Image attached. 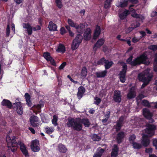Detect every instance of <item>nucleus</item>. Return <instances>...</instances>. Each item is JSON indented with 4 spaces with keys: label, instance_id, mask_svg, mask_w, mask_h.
<instances>
[{
    "label": "nucleus",
    "instance_id": "obj_21",
    "mask_svg": "<svg viewBox=\"0 0 157 157\" xmlns=\"http://www.w3.org/2000/svg\"><path fill=\"white\" fill-rule=\"evenodd\" d=\"M2 105L6 106L7 107L11 109L12 107V104L9 100L7 99H3L1 102Z\"/></svg>",
    "mask_w": 157,
    "mask_h": 157
},
{
    "label": "nucleus",
    "instance_id": "obj_23",
    "mask_svg": "<svg viewBox=\"0 0 157 157\" xmlns=\"http://www.w3.org/2000/svg\"><path fill=\"white\" fill-rule=\"evenodd\" d=\"M91 30L88 28L86 29L84 34V39L86 40H89L91 37Z\"/></svg>",
    "mask_w": 157,
    "mask_h": 157
},
{
    "label": "nucleus",
    "instance_id": "obj_26",
    "mask_svg": "<svg viewBox=\"0 0 157 157\" xmlns=\"http://www.w3.org/2000/svg\"><path fill=\"white\" fill-rule=\"evenodd\" d=\"M136 96V93L134 91V88H131L129 92L127 94L128 98L131 99L135 97Z\"/></svg>",
    "mask_w": 157,
    "mask_h": 157
},
{
    "label": "nucleus",
    "instance_id": "obj_33",
    "mask_svg": "<svg viewBox=\"0 0 157 157\" xmlns=\"http://www.w3.org/2000/svg\"><path fill=\"white\" fill-rule=\"evenodd\" d=\"M104 151V150L101 148H98L97 151L96 153L93 157H101Z\"/></svg>",
    "mask_w": 157,
    "mask_h": 157
},
{
    "label": "nucleus",
    "instance_id": "obj_62",
    "mask_svg": "<svg viewBox=\"0 0 157 157\" xmlns=\"http://www.w3.org/2000/svg\"><path fill=\"white\" fill-rule=\"evenodd\" d=\"M29 130L31 132L34 134L35 133V130H34V129L32 128H30V127H29Z\"/></svg>",
    "mask_w": 157,
    "mask_h": 157
},
{
    "label": "nucleus",
    "instance_id": "obj_10",
    "mask_svg": "<svg viewBox=\"0 0 157 157\" xmlns=\"http://www.w3.org/2000/svg\"><path fill=\"white\" fill-rule=\"evenodd\" d=\"M13 107L14 109H16L17 113L21 115L23 114V111L22 105L21 102H15L13 104Z\"/></svg>",
    "mask_w": 157,
    "mask_h": 157
},
{
    "label": "nucleus",
    "instance_id": "obj_20",
    "mask_svg": "<svg viewBox=\"0 0 157 157\" xmlns=\"http://www.w3.org/2000/svg\"><path fill=\"white\" fill-rule=\"evenodd\" d=\"M124 119V117L121 116L119 120L117 122V125L116 126V129L117 131H118L120 129L123 124Z\"/></svg>",
    "mask_w": 157,
    "mask_h": 157
},
{
    "label": "nucleus",
    "instance_id": "obj_9",
    "mask_svg": "<svg viewBox=\"0 0 157 157\" xmlns=\"http://www.w3.org/2000/svg\"><path fill=\"white\" fill-rule=\"evenodd\" d=\"M133 6V5H131L129 8V11L131 12L132 16L137 18H139L140 21H143L145 19L144 16L136 13L135 10L132 8Z\"/></svg>",
    "mask_w": 157,
    "mask_h": 157
},
{
    "label": "nucleus",
    "instance_id": "obj_46",
    "mask_svg": "<svg viewBox=\"0 0 157 157\" xmlns=\"http://www.w3.org/2000/svg\"><path fill=\"white\" fill-rule=\"evenodd\" d=\"M55 2L56 6L59 8H61L63 5L61 1V0H55Z\"/></svg>",
    "mask_w": 157,
    "mask_h": 157
},
{
    "label": "nucleus",
    "instance_id": "obj_18",
    "mask_svg": "<svg viewBox=\"0 0 157 157\" xmlns=\"http://www.w3.org/2000/svg\"><path fill=\"white\" fill-rule=\"evenodd\" d=\"M140 25V24L137 21L135 22L131 25V27L125 30V32L127 33H129L132 31L134 29L139 27Z\"/></svg>",
    "mask_w": 157,
    "mask_h": 157
},
{
    "label": "nucleus",
    "instance_id": "obj_63",
    "mask_svg": "<svg viewBox=\"0 0 157 157\" xmlns=\"http://www.w3.org/2000/svg\"><path fill=\"white\" fill-rule=\"evenodd\" d=\"M14 1L17 4H19L22 2L23 0H14Z\"/></svg>",
    "mask_w": 157,
    "mask_h": 157
},
{
    "label": "nucleus",
    "instance_id": "obj_51",
    "mask_svg": "<svg viewBox=\"0 0 157 157\" xmlns=\"http://www.w3.org/2000/svg\"><path fill=\"white\" fill-rule=\"evenodd\" d=\"M110 110L109 109L106 112V113L104 116V117H106V118H109L110 114Z\"/></svg>",
    "mask_w": 157,
    "mask_h": 157
},
{
    "label": "nucleus",
    "instance_id": "obj_12",
    "mask_svg": "<svg viewBox=\"0 0 157 157\" xmlns=\"http://www.w3.org/2000/svg\"><path fill=\"white\" fill-rule=\"evenodd\" d=\"M31 147L33 151L35 152L39 151L40 150L39 141L37 140H35L32 141Z\"/></svg>",
    "mask_w": 157,
    "mask_h": 157
},
{
    "label": "nucleus",
    "instance_id": "obj_52",
    "mask_svg": "<svg viewBox=\"0 0 157 157\" xmlns=\"http://www.w3.org/2000/svg\"><path fill=\"white\" fill-rule=\"evenodd\" d=\"M66 65V62H63L59 67V69L60 70L63 69L64 67Z\"/></svg>",
    "mask_w": 157,
    "mask_h": 157
},
{
    "label": "nucleus",
    "instance_id": "obj_5",
    "mask_svg": "<svg viewBox=\"0 0 157 157\" xmlns=\"http://www.w3.org/2000/svg\"><path fill=\"white\" fill-rule=\"evenodd\" d=\"M149 73V69H147L138 75L139 79L144 82L141 86L142 88L145 86L151 80V77L150 76Z\"/></svg>",
    "mask_w": 157,
    "mask_h": 157
},
{
    "label": "nucleus",
    "instance_id": "obj_34",
    "mask_svg": "<svg viewBox=\"0 0 157 157\" xmlns=\"http://www.w3.org/2000/svg\"><path fill=\"white\" fill-rule=\"evenodd\" d=\"M58 149L61 152L65 153L67 151V149L65 146L62 144H60L58 145Z\"/></svg>",
    "mask_w": 157,
    "mask_h": 157
},
{
    "label": "nucleus",
    "instance_id": "obj_37",
    "mask_svg": "<svg viewBox=\"0 0 157 157\" xmlns=\"http://www.w3.org/2000/svg\"><path fill=\"white\" fill-rule=\"evenodd\" d=\"M104 63H105V69H108L111 67L113 63L112 61H109L105 60Z\"/></svg>",
    "mask_w": 157,
    "mask_h": 157
},
{
    "label": "nucleus",
    "instance_id": "obj_11",
    "mask_svg": "<svg viewBox=\"0 0 157 157\" xmlns=\"http://www.w3.org/2000/svg\"><path fill=\"white\" fill-rule=\"evenodd\" d=\"M143 114L145 117L149 120L150 122L152 123L154 121L151 118L152 113L150 112L149 109L144 108L143 109Z\"/></svg>",
    "mask_w": 157,
    "mask_h": 157
},
{
    "label": "nucleus",
    "instance_id": "obj_4",
    "mask_svg": "<svg viewBox=\"0 0 157 157\" xmlns=\"http://www.w3.org/2000/svg\"><path fill=\"white\" fill-rule=\"evenodd\" d=\"M68 120L67 125L68 127H71L74 129L78 131L82 130V125L81 119L77 118L75 119L73 118H69Z\"/></svg>",
    "mask_w": 157,
    "mask_h": 157
},
{
    "label": "nucleus",
    "instance_id": "obj_59",
    "mask_svg": "<svg viewBox=\"0 0 157 157\" xmlns=\"http://www.w3.org/2000/svg\"><path fill=\"white\" fill-rule=\"evenodd\" d=\"M139 33H140L141 35V36H140V37H141V38L142 37H143L144 36H145V35H146V33L144 31H141L139 32Z\"/></svg>",
    "mask_w": 157,
    "mask_h": 157
},
{
    "label": "nucleus",
    "instance_id": "obj_25",
    "mask_svg": "<svg viewBox=\"0 0 157 157\" xmlns=\"http://www.w3.org/2000/svg\"><path fill=\"white\" fill-rule=\"evenodd\" d=\"M118 150L119 149L117 147V146L116 145H114L113 148V149L111 153L112 157H116L117 156Z\"/></svg>",
    "mask_w": 157,
    "mask_h": 157
},
{
    "label": "nucleus",
    "instance_id": "obj_19",
    "mask_svg": "<svg viewBox=\"0 0 157 157\" xmlns=\"http://www.w3.org/2000/svg\"><path fill=\"white\" fill-rule=\"evenodd\" d=\"M85 91V89L83 86H81L78 88L77 96L78 99H80L82 97Z\"/></svg>",
    "mask_w": 157,
    "mask_h": 157
},
{
    "label": "nucleus",
    "instance_id": "obj_39",
    "mask_svg": "<svg viewBox=\"0 0 157 157\" xmlns=\"http://www.w3.org/2000/svg\"><path fill=\"white\" fill-rule=\"evenodd\" d=\"M141 104L145 106H147L148 107H150L151 106V103H149L147 101L145 100H142Z\"/></svg>",
    "mask_w": 157,
    "mask_h": 157
},
{
    "label": "nucleus",
    "instance_id": "obj_14",
    "mask_svg": "<svg viewBox=\"0 0 157 157\" xmlns=\"http://www.w3.org/2000/svg\"><path fill=\"white\" fill-rule=\"evenodd\" d=\"M113 99L117 102H120L121 101V96L120 91L115 90L114 92Z\"/></svg>",
    "mask_w": 157,
    "mask_h": 157
},
{
    "label": "nucleus",
    "instance_id": "obj_2",
    "mask_svg": "<svg viewBox=\"0 0 157 157\" xmlns=\"http://www.w3.org/2000/svg\"><path fill=\"white\" fill-rule=\"evenodd\" d=\"M132 56H131L127 60V63L132 66H134L141 63L148 65L150 63L148 61L147 55L145 53L140 55L133 61H132Z\"/></svg>",
    "mask_w": 157,
    "mask_h": 157
},
{
    "label": "nucleus",
    "instance_id": "obj_55",
    "mask_svg": "<svg viewBox=\"0 0 157 157\" xmlns=\"http://www.w3.org/2000/svg\"><path fill=\"white\" fill-rule=\"evenodd\" d=\"M67 78L70 79V80L72 82L75 83V84H77L78 83V82L74 80L69 75H68L67 76Z\"/></svg>",
    "mask_w": 157,
    "mask_h": 157
},
{
    "label": "nucleus",
    "instance_id": "obj_29",
    "mask_svg": "<svg viewBox=\"0 0 157 157\" xmlns=\"http://www.w3.org/2000/svg\"><path fill=\"white\" fill-rule=\"evenodd\" d=\"M107 73L106 70L104 71H99L96 73L97 77L98 78H103L105 76Z\"/></svg>",
    "mask_w": 157,
    "mask_h": 157
},
{
    "label": "nucleus",
    "instance_id": "obj_41",
    "mask_svg": "<svg viewBox=\"0 0 157 157\" xmlns=\"http://www.w3.org/2000/svg\"><path fill=\"white\" fill-rule=\"evenodd\" d=\"M101 101V99L98 97H96L94 98V103L96 105H99Z\"/></svg>",
    "mask_w": 157,
    "mask_h": 157
},
{
    "label": "nucleus",
    "instance_id": "obj_60",
    "mask_svg": "<svg viewBox=\"0 0 157 157\" xmlns=\"http://www.w3.org/2000/svg\"><path fill=\"white\" fill-rule=\"evenodd\" d=\"M66 32V31L65 29L63 28H61L60 29V33L62 34H64Z\"/></svg>",
    "mask_w": 157,
    "mask_h": 157
},
{
    "label": "nucleus",
    "instance_id": "obj_64",
    "mask_svg": "<svg viewBox=\"0 0 157 157\" xmlns=\"http://www.w3.org/2000/svg\"><path fill=\"white\" fill-rule=\"evenodd\" d=\"M104 118L102 120V122L103 123H105L107 122L108 119V118H106V117H104Z\"/></svg>",
    "mask_w": 157,
    "mask_h": 157
},
{
    "label": "nucleus",
    "instance_id": "obj_50",
    "mask_svg": "<svg viewBox=\"0 0 157 157\" xmlns=\"http://www.w3.org/2000/svg\"><path fill=\"white\" fill-rule=\"evenodd\" d=\"M149 48L151 50L153 51H155L157 50V45H152L150 46Z\"/></svg>",
    "mask_w": 157,
    "mask_h": 157
},
{
    "label": "nucleus",
    "instance_id": "obj_53",
    "mask_svg": "<svg viewBox=\"0 0 157 157\" xmlns=\"http://www.w3.org/2000/svg\"><path fill=\"white\" fill-rule=\"evenodd\" d=\"M10 29L9 25H8L6 28V36H9L10 33Z\"/></svg>",
    "mask_w": 157,
    "mask_h": 157
},
{
    "label": "nucleus",
    "instance_id": "obj_31",
    "mask_svg": "<svg viewBox=\"0 0 157 157\" xmlns=\"http://www.w3.org/2000/svg\"><path fill=\"white\" fill-rule=\"evenodd\" d=\"M124 136V133L123 132H120L117 134V139L118 143H120L122 142Z\"/></svg>",
    "mask_w": 157,
    "mask_h": 157
},
{
    "label": "nucleus",
    "instance_id": "obj_6",
    "mask_svg": "<svg viewBox=\"0 0 157 157\" xmlns=\"http://www.w3.org/2000/svg\"><path fill=\"white\" fill-rule=\"evenodd\" d=\"M67 22L69 25L75 28L77 30V32L79 33H82L84 31L85 26L83 24H80L78 25V24L74 23L71 19H68Z\"/></svg>",
    "mask_w": 157,
    "mask_h": 157
},
{
    "label": "nucleus",
    "instance_id": "obj_56",
    "mask_svg": "<svg viewBox=\"0 0 157 157\" xmlns=\"http://www.w3.org/2000/svg\"><path fill=\"white\" fill-rule=\"evenodd\" d=\"M157 15V12L156 11H153L151 14V16L152 17H154Z\"/></svg>",
    "mask_w": 157,
    "mask_h": 157
},
{
    "label": "nucleus",
    "instance_id": "obj_16",
    "mask_svg": "<svg viewBox=\"0 0 157 157\" xmlns=\"http://www.w3.org/2000/svg\"><path fill=\"white\" fill-rule=\"evenodd\" d=\"M43 56L44 58L48 61H50L51 63L53 65H56L54 59L51 57L50 54L48 52H45L44 53Z\"/></svg>",
    "mask_w": 157,
    "mask_h": 157
},
{
    "label": "nucleus",
    "instance_id": "obj_54",
    "mask_svg": "<svg viewBox=\"0 0 157 157\" xmlns=\"http://www.w3.org/2000/svg\"><path fill=\"white\" fill-rule=\"evenodd\" d=\"M41 29L40 26L39 25H37L35 27H33V31H36V30H40Z\"/></svg>",
    "mask_w": 157,
    "mask_h": 157
},
{
    "label": "nucleus",
    "instance_id": "obj_17",
    "mask_svg": "<svg viewBox=\"0 0 157 157\" xmlns=\"http://www.w3.org/2000/svg\"><path fill=\"white\" fill-rule=\"evenodd\" d=\"M104 40L103 39H100L98 40L96 43L94 45L93 48V50L96 51L98 48H100L104 44Z\"/></svg>",
    "mask_w": 157,
    "mask_h": 157
},
{
    "label": "nucleus",
    "instance_id": "obj_15",
    "mask_svg": "<svg viewBox=\"0 0 157 157\" xmlns=\"http://www.w3.org/2000/svg\"><path fill=\"white\" fill-rule=\"evenodd\" d=\"M30 121L31 124L33 127L37 126L39 124L38 118L36 116H31L30 119Z\"/></svg>",
    "mask_w": 157,
    "mask_h": 157
},
{
    "label": "nucleus",
    "instance_id": "obj_7",
    "mask_svg": "<svg viewBox=\"0 0 157 157\" xmlns=\"http://www.w3.org/2000/svg\"><path fill=\"white\" fill-rule=\"evenodd\" d=\"M79 33L77 35L75 38L74 40L72 43L71 49L73 50L76 49L79 46V44L82 41L83 37L81 34Z\"/></svg>",
    "mask_w": 157,
    "mask_h": 157
},
{
    "label": "nucleus",
    "instance_id": "obj_8",
    "mask_svg": "<svg viewBox=\"0 0 157 157\" xmlns=\"http://www.w3.org/2000/svg\"><path fill=\"white\" fill-rule=\"evenodd\" d=\"M122 69L119 75L120 81L122 83L124 82L125 81V74L127 70V65L126 64L123 63L122 64Z\"/></svg>",
    "mask_w": 157,
    "mask_h": 157
},
{
    "label": "nucleus",
    "instance_id": "obj_57",
    "mask_svg": "<svg viewBox=\"0 0 157 157\" xmlns=\"http://www.w3.org/2000/svg\"><path fill=\"white\" fill-rule=\"evenodd\" d=\"M152 151V149L150 147L146 149V152L147 153H151Z\"/></svg>",
    "mask_w": 157,
    "mask_h": 157
},
{
    "label": "nucleus",
    "instance_id": "obj_61",
    "mask_svg": "<svg viewBox=\"0 0 157 157\" xmlns=\"http://www.w3.org/2000/svg\"><path fill=\"white\" fill-rule=\"evenodd\" d=\"M121 35H118L117 36V38L118 40H119L122 41H126L125 40V39L121 38Z\"/></svg>",
    "mask_w": 157,
    "mask_h": 157
},
{
    "label": "nucleus",
    "instance_id": "obj_13",
    "mask_svg": "<svg viewBox=\"0 0 157 157\" xmlns=\"http://www.w3.org/2000/svg\"><path fill=\"white\" fill-rule=\"evenodd\" d=\"M22 26L25 29V31L29 35H30L32 33L33 28L29 23H23L22 24Z\"/></svg>",
    "mask_w": 157,
    "mask_h": 157
},
{
    "label": "nucleus",
    "instance_id": "obj_44",
    "mask_svg": "<svg viewBox=\"0 0 157 157\" xmlns=\"http://www.w3.org/2000/svg\"><path fill=\"white\" fill-rule=\"evenodd\" d=\"M112 1V0H106L104 4V8H109L110 6V3Z\"/></svg>",
    "mask_w": 157,
    "mask_h": 157
},
{
    "label": "nucleus",
    "instance_id": "obj_38",
    "mask_svg": "<svg viewBox=\"0 0 157 157\" xmlns=\"http://www.w3.org/2000/svg\"><path fill=\"white\" fill-rule=\"evenodd\" d=\"M58 117L56 115H54L53 116V118L52 119V124L54 125V126H56L58 124L57 123V121H58Z\"/></svg>",
    "mask_w": 157,
    "mask_h": 157
},
{
    "label": "nucleus",
    "instance_id": "obj_45",
    "mask_svg": "<svg viewBox=\"0 0 157 157\" xmlns=\"http://www.w3.org/2000/svg\"><path fill=\"white\" fill-rule=\"evenodd\" d=\"M136 138V136L134 134L130 135L129 138V140L131 143L134 142V141Z\"/></svg>",
    "mask_w": 157,
    "mask_h": 157
},
{
    "label": "nucleus",
    "instance_id": "obj_32",
    "mask_svg": "<svg viewBox=\"0 0 157 157\" xmlns=\"http://www.w3.org/2000/svg\"><path fill=\"white\" fill-rule=\"evenodd\" d=\"M48 28L49 29V30L50 31H56V30L57 29V26L56 25L54 24L52 22H50L48 26Z\"/></svg>",
    "mask_w": 157,
    "mask_h": 157
},
{
    "label": "nucleus",
    "instance_id": "obj_47",
    "mask_svg": "<svg viewBox=\"0 0 157 157\" xmlns=\"http://www.w3.org/2000/svg\"><path fill=\"white\" fill-rule=\"evenodd\" d=\"M141 39V37H134L132 39V41L136 43L138 42Z\"/></svg>",
    "mask_w": 157,
    "mask_h": 157
},
{
    "label": "nucleus",
    "instance_id": "obj_27",
    "mask_svg": "<svg viewBox=\"0 0 157 157\" xmlns=\"http://www.w3.org/2000/svg\"><path fill=\"white\" fill-rule=\"evenodd\" d=\"M27 104L29 106H31L32 105V103L30 100V97L28 93H26L25 95Z\"/></svg>",
    "mask_w": 157,
    "mask_h": 157
},
{
    "label": "nucleus",
    "instance_id": "obj_35",
    "mask_svg": "<svg viewBox=\"0 0 157 157\" xmlns=\"http://www.w3.org/2000/svg\"><path fill=\"white\" fill-rule=\"evenodd\" d=\"M65 46L62 44H60L56 50V51L58 52L63 53L65 52Z\"/></svg>",
    "mask_w": 157,
    "mask_h": 157
},
{
    "label": "nucleus",
    "instance_id": "obj_36",
    "mask_svg": "<svg viewBox=\"0 0 157 157\" xmlns=\"http://www.w3.org/2000/svg\"><path fill=\"white\" fill-rule=\"evenodd\" d=\"M82 121V124H83L86 127H89L90 124L89 120L86 118L81 119Z\"/></svg>",
    "mask_w": 157,
    "mask_h": 157
},
{
    "label": "nucleus",
    "instance_id": "obj_22",
    "mask_svg": "<svg viewBox=\"0 0 157 157\" xmlns=\"http://www.w3.org/2000/svg\"><path fill=\"white\" fill-rule=\"evenodd\" d=\"M128 0H119L116 4L117 7H124L128 5Z\"/></svg>",
    "mask_w": 157,
    "mask_h": 157
},
{
    "label": "nucleus",
    "instance_id": "obj_30",
    "mask_svg": "<svg viewBox=\"0 0 157 157\" xmlns=\"http://www.w3.org/2000/svg\"><path fill=\"white\" fill-rule=\"evenodd\" d=\"M87 75V70L85 67H83L81 70L80 74L81 78L84 79L86 78Z\"/></svg>",
    "mask_w": 157,
    "mask_h": 157
},
{
    "label": "nucleus",
    "instance_id": "obj_58",
    "mask_svg": "<svg viewBox=\"0 0 157 157\" xmlns=\"http://www.w3.org/2000/svg\"><path fill=\"white\" fill-rule=\"evenodd\" d=\"M153 144L157 149V139H155L153 140Z\"/></svg>",
    "mask_w": 157,
    "mask_h": 157
},
{
    "label": "nucleus",
    "instance_id": "obj_40",
    "mask_svg": "<svg viewBox=\"0 0 157 157\" xmlns=\"http://www.w3.org/2000/svg\"><path fill=\"white\" fill-rule=\"evenodd\" d=\"M133 147L134 149H139L141 148L142 147V145L136 142H134L132 144Z\"/></svg>",
    "mask_w": 157,
    "mask_h": 157
},
{
    "label": "nucleus",
    "instance_id": "obj_1",
    "mask_svg": "<svg viewBox=\"0 0 157 157\" xmlns=\"http://www.w3.org/2000/svg\"><path fill=\"white\" fill-rule=\"evenodd\" d=\"M6 140L9 150L11 149L12 152H14L16 151L19 145L23 154L26 156L28 155V151L24 143L20 141L18 142V143H16L15 142V137L13 136L11 139L10 136L7 135L6 137Z\"/></svg>",
    "mask_w": 157,
    "mask_h": 157
},
{
    "label": "nucleus",
    "instance_id": "obj_28",
    "mask_svg": "<svg viewBox=\"0 0 157 157\" xmlns=\"http://www.w3.org/2000/svg\"><path fill=\"white\" fill-rule=\"evenodd\" d=\"M129 13V11L128 10H124L122 13H119V17L121 19H124L126 18L127 15Z\"/></svg>",
    "mask_w": 157,
    "mask_h": 157
},
{
    "label": "nucleus",
    "instance_id": "obj_3",
    "mask_svg": "<svg viewBox=\"0 0 157 157\" xmlns=\"http://www.w3.org/2000/svg\"><path fill=\"white\" fill-rule=\"evenodd\" d=\"M155 128V127L153 125L148 124L147 125L145 132L148 135L143 134V140L141 141V143L144 146L147 147L149 145L150 140L148 136H152L154 134V131Z\"/></svg>",
    "mask_w": 157,
    "mask_h": 157
},
{
    "label": "nucleus",
    "instance_id": "obj_49",
    "mask_svg": "<svg viewBox=\"0 0 157 157\" xmlns=\"http://www.w3.org/2000/svg\"><path fill=\"white\" fill-rule=\"evenodd\" d=\"M93 139L94 141H98L100 140V137L98 136L97 134H94L93 136Z\"/></svg>",
    "mask_w": 157,
    "mask_h": 157
},
{
    "label": "nucleus",
    "instance_id": "obj_42",
    "mask_svg": "<svg viewBox=\"0 0 157 157\" xmlns=\"http://www.w3.org/2000/svg\"><path fill=\"white\" fill-rule=\"evenodd\" d=\"M46 132L48 134L52 133L54 131V128L53 127H47L45 128Z\"/></svg>",
    "mask_w": 157,
    "mask_h": 157
},
{
    "label": "nucleus",
    "instance_id": "obj_48",
    "mask_svg": "<svg viewBox=\"0 0 157 157\" xmlns=\"http://www.w3.org/2000/svg\"><path fill=\"white\" fill-rule=\"evenodd\" d=\"M105 59L104 58H102L101 59L99 60L97 64L96 63L95 64V65H97L98 64H102L104 63Z\"/></svg>",
    "mask_w": 157,
    "mask_h": 157
},
{
    "label": "nucleus",
    "instance_id": "obj_24",
    "mask_svg": "<svg viewBox=\"0 0 157 157\" xmlns=\"http://www.w3.org/2000/svg\"><path fill=\"white\" fill-rule=\"evenodd\" d=\"M101 32L100 27L98 26H97L94 33L93 39H96L99 36Z\"/></svg>",
    "mask_w": 157,
    "mask_h": 157
},
{
    "label": "nucleus",
    "instance_id": "obj_43",
    "mask_svg": "<svg viewBox=\"0 0 157 157\" xmlns=\"http://www.w3.org/2000/svg\"><path fill=\"white\" fill-rule=\"evenodd\" d=\"M154 70L157 71V54L155 55V61L154 63Z\"/></svg>",
    "mask_w": 157,
    "mask_h": 157
}]
</instances>
